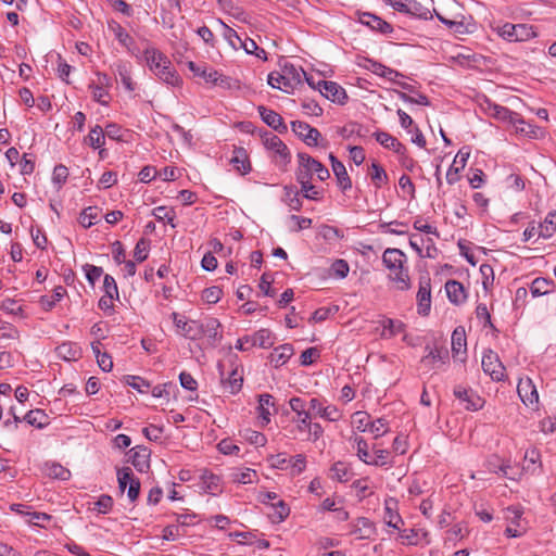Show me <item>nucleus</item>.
I'll return each mask as SVG.
<instances>
[{
    "label": "nucleus",
    "mask_w": 556,
    "mask_h": 556,
    "mask_svg": "<svg viewBox=\"0 0 556 556\" xmlns=\"http://www.w3.org/2000/svg\"><path fill=\"white\" fill-rule=\"evenodd\" d=\"M405 261L406 255L399 249L388 248L382 254V262L390 270V278L402 291L408 290L412 286L408 270L404 268Z\"/></svg>",
    "instance_id": "nucleus-1"
},
{
    "label": "nucleus",
    "mask_w": 556,
    "mask_h": 556,
    "mask_svg": "<svg viewBox=\"0 0 556 556\" xmlns=\"http://www.w3.org/2000/svg\"><path fill=\"white\" fill-rule=\"evenodd\" d=\"M144 59L150 71L164 83L175 86L180 78L172 66L170 61L154 49H146Z\"/></svg>",
    "instance_id": "nucleus-2"
},
{
    "label": "nucleus",
    "mask_w": 556,
    "mask_h": 556,
    "mask_svg": "<svg viewBox=\"0 0 556 556\" xmlns=\"http://www.w3.org/2000/svg\"><path fill=\"white\" fill-rule=\"evenodd\" d=\"M262 138L265 148L274 153L273 159L279 167H285L290 163V150L277 135L265 131Z\"/></svg>",
    "instance_id": "nucleus-3"
},
{
    "label": "nucleus",
    "mask_w": 556,
    "mask_h": 556,
    "mask_svg": "<svg viewBox=\"0 0 556 556\" xmlns=\"http://www.w3.org/2000/svg\"><path fill=\"white\" fill-rule=\"evenodd\" d=\"M497 34L505 40L517 42L527 41L536 36L533 26L527 24L505 23L497 28Z\"/></svg>",
    "instance_id": "nucleus-4"
},
{
    "label": "nucleus",
    "mask_w": 556,
    "mask_h": 556,
    "mask_svg": "<svg viewBox=\"0 0 556 556\" xmlns=\"http://www.w3.org/2000/svg\"><path fill=\"white\" fill-rule=\"evenodd\" d=\"M111 85V78L106 74L96 73V78L89 85L92 99L102 105H108L111 101L109 93Z\"/></svg>",
    "instance_id": "nucleus-5"
},
{
    "label": "nucleus",
    "mask_w": 556,
    "mask_h": 556,
    "mask_svg": "<svg viewBox=\"0 0 556 556\" xmlns=\"http://www.w3.org/2000/svg\"><path fill=\"white\" fill-rule=\"evenodd\" d=\"M482 369L494 381H503L505 379V367L498 355L492 350H488L482 356Z\"/></svg>",
    "instance_id": "nucleus-6"
},
{
    "label": "nucleus",
    "mask_w": 556,
    "mask_h": 556,
    "mask_svg": "<svg viewBox=\"0 0 556 556\" xmlns=\"http://www.w3.org/2000/svg\"><path fill=\"white\" fill-rule=\"evenodd\" d=\"M291 129L307 146L316 147L319 144L321 134L317 128L312 127L307 123L301 121H293L291 122Z\"/></svg>",
    "instance_id": "nucleus-7"
},
{
    "label": "nucleus",
    "mask_w": 556,
    "mask_h": 556,
    "mask_svg": "<svg viewBox=\"0 0 556 556\" xmlns=\"http://www.w3.org/2000/svg\"><path fill=\"white\" fill-rule=\"evenodd\" d=\"M517 392L522 403L531 408H536L539 404V393L536 387L530 378L519 379Z\"/></svg>",
    "instance_id": "nucleus-8"
},
{
    "label": "nucleus",
    "mask_w": 556,
    "mask_h": 556,
    "mask_svg": "<svg viewBox=\"0 0 556 556\" xmlns=\"http://www.w3.org/2000/svg\"><path fill=\"white\" fill-rule=\"evenodd\" d=\"M172 317L178 333L190 340L200 339V321L186 320L184 316L175 312L172 314Z\"/></svg>",
    "instance_id": "nucleus-9"
},
{
    "label": "nucleus",
    "mask_w": 556,
    "mask_h": 556,
    "mask_svg": "<svg viewBox=\"0 0 556 556\" xmlns=\"http://www.w3.org/2000/svg\"><path fill=\"white\" fill-rule=\"evenodd\" d=\"M118 489L124 492L129 483L128 498L135 502L139 495V482L134 481V472L130 467H123L117 470Z\"/></svg>",
    "instance_id": "nucleus-10"
},
{
    "label": "nucleus",
    "mask_w": 556,
    "mask_h": 556,
    "mask_svg": "<svg viewBox=\"0 0 556 556\" xmlns=\"http://www.w3.org/2000/svg\"><path fill=\"white\" fill-rule=\"evenodd\" d=\"M317 89L321 96L339 104H344L348 99L345 90L334 81L319 80Z\"/></svg>",
    "instance_id": "nucleus-11"
},
{
    "label": "nucleus",
    "mask_w": 556,
    "mask_h": 556,
    "mask_svg": "<svg viewBox=\"0 0 556 556\" xmlns=\"http://www.w3.org/2000/svg\"><path fill=\"white\" fill-rule=\"evenodd\" d=\"M470 156V149L463 147L456 154L453 164L446 173V181L448 185H454L459 180V172L465 168L468 157Z\"/></svg>",
    "instance_id": "nucleus-12"
},
{
    "label": "nucleus",
    "mask_w": 556,
    "mask_h": 556,
    "mask_svg": "<svg viewBox=\"0 0 556 556\" xmlns=\"http://www.w3.org/2000/svg\"><path fill=\"white\" fill-rule=\"evenodd\" d=\"M454 395L458 399L468 410H478L483 406V400L471 389L457 386L454 389Z\"/></svg>",
    "instance_id": "nucleus-13"
},
{
    "label": "nucleus",
    "mask_w": 556,
    "mask_h": 556,
    "mask_svg": "<svg viewBox=\"0 0 556 556\" xmlns=\"http://www.w3.org/2000/svg\"><path fill=\"white\" fill-rule=\"evenodd\" d=\"M418 313L427 316L431 307V285L429 277H421L417 292Z\"/></svg>",
    "instance_id": "nucleus-14"
},
{
    "label": "nucleus",
    "mask_w": 556,
    "mask_h": 556,
    "mask_svg": "<svg viewBox=\"0 0 556 556\" xmlns=\"http://www.w3.org/2000/svg\"><path fill=\"white\" fill-rule=\"evenodd\" d=\"M298 163L299 165L295 170L296 180H312L316 172V167L312 163H317V160L305 152H299Z\"/></svg>",
    "instance_id": "nucleus-15"
},
{
    "label": "nucleus",
    "mask_w": 556,
    "mask_h": 556,
    "mask_svg": "<svg viewBox=\"0 0 556 556\" xmlns=\"http://www.w3.org/2000/svg\"><path fill=\"white\" fill-rule=\"evenodd\" d=\"M428 353L422 356L420 364L428 370L439 367V364H445L448 359V352L443 348L430 349L426 346Z\"/></svg>",
    "instance_id": "nucleus-16"
},
{
    "label": "nucleus",
    "mask_w": 556,
    "mask_h": 556,
    "mask_svg": "<svg viewBox=\"0 0 556 556\" xmlns=\"http://www.w3.org/2000/svg\"><path fill=\"white\" fill-rule=\"evenodd\" d=\"M257 111L262 117V121L267 126L278 131L279 134H285L288 131V127L285 124L283 118L277 112L267 109L264 105H260Z\"/></svg>",
    "instance_id": "nucleus-17"
},
{
    "label": "nucleus",
    "mask_w": 556,
    "mask_h": 556,
    "mask_svg": "<svg viewBox=\"0 0 556 556\" xmlns=\"http://www.w3.org/2000/svg\"><path fill=\"white\" fill-rule=\"evenodd\" d=\"M309 409L317 416L328 421H337L342 417V413L334 405L323 406L318 399L313 397L309 401Z\"/></svg>",
    "instance_id": "nucleus-18"
},
{
    "label": "nucleus",
    "mask_w": 556,
    "mask_h": 556,
    "mask_svg": "<svg viewBox=\"0 0 556 556\" xmlns=\"http://www.w3.org/2000/svg\"><path fill=\"white\" fill-rule=\"evenodd\" d=\"M131 73L132 66L130 63L119 61L115 64L116 79L122 83L128 92L134 93L136 90V81L132 79Z\"/></svg>",
    "instance_id": "nucleus-19"
},
{
    "label": "nucleus",
    "mask_w": 556,
    "mask_h": 556,
    "mask_svg": "<svg viewBox=\"0 0 556 556\" xmlns=\"http://www.w3.org/2000/svg\"><path fill=\"white\" fill-rule=\"evenodd\" d=\"M332 172L337 178L339 188L345 192L352 188V180L342 162H340L332 153L329 154Z\"/></svg>",
    "instance_id": "nucleus-20"
},
{
    "label": "nucleus",
    "mask_w": 556,
    "mask_h": 556,
    "mask_svg": "<svg viewBox=\"0 0 556 556\" xmlns=\"http://www.w3.org/2000/svg\"><path fill=\"white\" fill-rule=\"evenodd\" d=\"M200 338L203 336L207 337L212 344L220 341V323L216 318H207L204 321H200Z\"/></svg>",
    "instance_id": "nucleus-21"
},
{
    "label": "nucleus",
    "mask_w": 556,
    "mask_h": 556,
    "mask_svg": "<svg viewBox=\"0 0 556 556\" xmlns=\"http://www.w3.org/2000/svg\"><path fill=\"white\" fill-rule=\"evenodd\" d=\"M245 342H250L251 346H260L269 349L275 343V337L269 329H260L253 336H245Z\"/></svg>",
    "instance_id": "nucleus-22"
},
{
    "label": "nucleus",
    "mask_w": 556,
    "mask_h": 556,
    "mask_svg": "<svg viewBox=\"0 0 556 556\" xmlns=\"http://www.w3.org/2000/svg\"><path fill=\"white\" fill-rule=\"evenodd\" d=\"M218 369L225 389H227L231 394L239 392L242 387L243 378L238 374L237 369H232L227 379H225L224 365L222 363L218 364Z\"/></svg>",
    "instance_id": "nucleus-23"
},
{
    "label": "nucleus",
    "mask_w": 556,
    "mask_h": 556,
    "mask_svg": "<svg viewBox=\"0 0 556 556\" xmlns=\"http://www.w3.org/2000/svg\"><path fill=\"white\" fill-rule=\"evenodd\" d=\"M376 140L386 149L392 150L397 154H404L406 148L395 137L386 131H377L374 134Z\"/></svg>",
    "instance_id": "nucleus-24"
},
{
    "label": "nucleus",
    "mask_w": 556,
    "mask_h": 556,
    "mask_svg": "<svg viewBox=\"0 0 556 556\" xmlns=\"http://www.w3.org/2000/svg\"><path fill=\"white\" fill-rule=\"evenodd\" d=\"M445 291L448 300L458 305L466 301V292L464 286L457 280H448L445 283Z\"/></svg>",
    "instance_id": "nucleus-25"
},
{
    "label": "nucleus",
    "mask_w": 556,
    "mask_h": 556,
    "mask_svg": "<svg viewBox=\"0 0 556 556\" xmlns=\"http://www.w3.org/2000/svg\"><path fill=\"white\" fill-rule=\"evenodd\" d=\"M230 163L241 175H247L251 170V164L248 153L243 148H235Z\"/></svg>",
    "instance_id": "nucleus-26"
},
{
    "label": "nucleus",
    "mask_w": 556,
    "mask_h": 556,
    "mask_svg": "<svg viewBox=\"0 0 556 556\" xmlns=\"http://www.w3.org/2000/svg\"><path fill=\"white\" fill-rule=\"evenodd\" d=\"M294 350L293 346L289 343L281 344L274 350L270 354V363L274 364L276 368L282 366L287 363V361L293 355Z\"/></svg>",
    "instance_id": "nucleus-27"
},
{
    "label": "nucleus",
    "mask_w": 556,
    "mask_h": 556,
    "mask_svg": "<svg viewBox=\"0 0 556 556\" xmlns=\"http://www.w3.org/2000/svg\"><path fill=\"white\" fill-rule=\"evenodd\" d=\"M55 353L59 358L71 362L80 357L81 350L75 343L64 342L55 349Z\"/></svg>",
    "instance_id": "nucleus-28"
},
{
    "label": "nucleus",
    "mask_w": 556,
    "mask_h": 556,
    "mask_svg": "<svg viewBox=\"0 0 556 556\" xmlns=\"http://www.w3.org/2000/svg\"><path fill=\"white\" fill-rule=\"evenodd\" d=\"M361 22L362 24L369 26L371 29L378 30L382 34L392 31V27L389 23L371 13H363Z\"/></svg>",
    "instance_id": "nucleus-29"
},
{
    "label": "nucleus",
    "mask_w": 556,
    "mask_h": 556,
    "mask_svg": "<svg viewBox=\"0 0 556 556\" xmlns=\"http://www.w3.org/2000/svg\"><path fill=\"white\" fill-rule=\"evenodd\" d=\"M66 294V289L62 286H58L53 289L51 295H42L39 299V304L43 311H51L58 302H60Z\"/></svg>",
    "instance_id": "nucleus-30"
},
{
    "label": "nucleus",
    "mask_w": 556,
    "mask_h": 556,
    "mask_svg": "<svg viewBox=\"0 0 556 556\" xmlns=\"http://www.w3.org/2000/svg\"><path fill=\"white\" fill-rule=\"evenodd\" d=\"M466 332L464 327H457L452 333V352L455 357L466 354Z\"/></svg>",
    "instance_id": "nucleus-31"
},
{
    "label": "nucleus",
    "mask_w": 556,
    "mask_h": 556,
    "mask_svg": "<svg viewBox=\"0 0 556 556\" xmlns=\"http://www.w3.org/2000/svg\"><path fill=\"white\" fill-rule=\"evenodd\" d=\"M282 74L287 78V86L293 89L294 86L302 81V76H306V73L302 68H298L292 64L283 65L281 70Z\"/></svg>",
    "instance_id": "nucleus-32"
},
{
    "label": "nucleus",
    "mask_w": 556,
    "mask_h": 556,
    "mask_svg": "<svg viewBox=\"0 0 556 556\" xmlns=\"http://www.w3.org/2000/svg\"><path fill=\"white\" fill-rule=\"evenodd\" d=\"M101 216L102 214L99 207L89 206L81 212L79 223L84 228H90L100 220Z\"/></svg>",
    "instance_id": "nucleus-33"
},
{
    "label": "nucleus",
    "mask_w": 556,
    "mask_h": 556,
    "mask_svg": "<svg viewBox=\"0 0 556 556\" xmlns=\"http://www.w3.org/2000/svg\"><path fill=\"white\" fill-rule=\"evenodd\" d=\"M486 113L496 118V119H500V121H513V118H515V112L510 111L509 109L505 108V106H502V105H498V104H495V103H491V102H488V106L485 109Z\"/></svg>",
    "instance_id": "nucleus-34"
},
{
    "label": "nucleus",
    "mask_w": 556,
    "mask_h": 556,
    "mask_svg": "<svg viewBox=\"0 0 556 556\" xmlns=\"http://www.w3.org/2000/svg\"><path fill=\"white\" fill-rule=\"evenodd\" d=\"M354 532L358 533L359 539H370L375 534L376 528L368 518L359 517L356 519Z\"/></svg>",
    "instance_id": "nucleus-35"
},
{
    "label": "nucleus",
    "mask_w": 556,
    "mask_h": 556,
    "mask_svg": "<svg viewBox=\"0 0 556 556\" xmlns=\"http://www.w3.org/2000/svg\"><path fill=\"white\" fill-rule=\"evenodd\" d=\"M285 198L283 201L293 211H300L302 208V200L300 198V192L296 190L295 186H286L283 188Z\"/></svg>",
    "instance_id": "nucleus-36"
},
{
    "label": "nucleus",
    "mask_w": 556,
    "mask_h": 556,
    "mask_svg": "<svg viewBox=\"0 0 556 556\" xmlns=\"http://www.w3.org/2000/svg\"><path fill=\"white\" fill-rule=\"evenodd\" d=\"M382 325V337H394L404 331L405 325L399 319L384 318L381 321Z\"/></svg>",
    "instance_id": "nucleus-37"
},
{
    "label": "nucleus",
    "mask_w": 556,
    "mask_h": 556,
    "mask_svg": "<svg viewBox=\"0 0 556 556\" xmlns=\"http://www.w3.org/2000/svg\"><path fill=\"white\" fill-rule=\"evenodd\" d=\"M556 230V211L549 212L544 222L539 225V236L542 238H551Z\"/></svg>",
    "instance_id": "nucleus-38"
},
{
    "label": "nucleus",
    "mask_w": 556,
    "mask_h": 556,
    "mask_svg": "<svg viewBox=\"0 0 556 556\" xmlns=\"http://www.w3.org/2000/svg\"><path fill=\"white\" fill-rule=\"evenodd\" d=\"M20 507H22V505H13L12 506V508L15 509L16 511L24 514L23 510H20ZM25 515L27 516V519H26L27 522H29L34 526H38V527H45L46 522H49L51 520V516L46 513L27 511V513H25Z\"/></svg>",
    "instance_id": "nucleus-39"
},
{
    "label": "nucleus",
    "mask_w": 556,
    "mask_h": 556,
    "mask_svg": "<svg viewBox=\"0 0 556 556\" xmlns=\"http://www.w3.org/2000/svg\"><path fill=\"white\" fill-rule=\"evenodd\" d=\"M554 285L553 280L546 278H535L530 287V291L533 296H541L551 292V288Z\"/></svg>",
    "instance_id": "nucleus-40"
},
{
    "label": "nucleus",
    "mask_w": 556,
    "mask_h": 556,
    "mask_svg": "<svg viewBox=\"0 0 556 556\" xmlns=\"http://www.w3.org/2000/svg\"><path fill=\"white\" fill-rule=\"evenodd\" d=\"M370 179L374 184V186L379 189L382 187V185L387 184L388 181V175L382 166H380L378 163H372L370 166L369 172Z\"/></svg>",
    "instance_id": "nucleus-41"
},
{
    "label": "nucleus",
    "mask_w": 556,
    "mask_h": 556,
    "mask_svg": "<svg viewBox=\"0 0 556 556\" xmlns=\"http://www.w3.org/2000/svg\"><path fill=\"white\" fill-rule=\"evenodd\" d=\"M201 478L203 481V488L206 492L211 494H216L217 492H220V478L218 476L205 470Z\"/></svg>",
    "instance_id": "nucleus-42"
},
{
    "label": "nucleus",
    "mask_w": 556,
    "mask_h": 556,
    "mask_svg": "<svg viewBox=\"0 0 556 556\" xmlns=\"http://www.w3.org/2000/svg\"><path fill=\"white\" fill-rule=\"evenodd\" d=\"M509 123L515 126L516 132L523 134L531 138L536 136V127L526 123L522 118L519 117L517 113H515V118H513V121Z\"/></svg>",
    "instance_id": "nucleus-43"
},
{
    "label": "nucleus",
    "mask_w": 556,
    "mask_h": 556,
    "mask_svg": "<svg viewBox=\"0 0 556 556\" xmlns=\"http://www.w3.org/2000/svg\"><path fill=\"white\" fill-rule=\"evenodd\" d=\"M269 406H274V397L270 394H261L258 397V409L261 418L268 424L270 412L268 409Z\"/></svg>",
    "instance_id": "nucleus-44"
},
{
    "label": "nucleus",
    "mask_w": 556,
    "mask_h": 556,
    "mask_svg": "<svg viewBox=\"0 0 556 556\" xmlns=\"http://www.w3.org/2000/svg\"><path fill=\"white\" fill-rule=\"evenodd\" d=\"M353 426L361 432H365L369 430L370 427V416L366 412H356L352 416Z\"/></svg>",
    "instance_id": "nucleus-45"
},
{
    "label": "nucleus",
    "mask_w": 556,
    "mask_h": 556,
    "mask_svg": "<svg viewBox=\"0 0 556 556\" xmlns=\"http://www.w3.org/2000/svg\"><path fill=\"white\" fill-rule=\"evenodd\" d=\"M267 83L273 88L279 89L285 92H289L290 87L287 86V78L286 76L279 72H273L268 75Z\"/></svg>",
    "instance_id": "nucleus-46"
},
{
    "label": "nucleus",
    "mask_w": 556,
    "mask_h": 556,
    "mask_svg": "<svg viewBox=\"0 0 556 556\" xmlns=\"http://www.w3.org/2000/svg\"><path fill=\"white\" fill-rule=\"evenodd\" d=\"M46 419L47 415L40 409L29 410L24 417V420L27 424L38 428L45 427V425L47 424Z\"/></svg>",
    "instance_id": "nucleus-47"
},
{
    "label": "nucleus",
    "mask_w": 556,
    "mask_h": 556,
    "mask_svg": "<svg viewBox=\"0 0 556 556\" xmlns=\"http://www.w3.org/2000/svg\"><path fill=\"white\" fill-rule=\"evenodd\" d=\"M104 139V132L100 126L93 127L87 136L88 143L94 149L102 147Z\"/></svg>",
    "instance_id": "nucleus-48"
},
{
    "label": "nucleus",
    "mask_w": 556,
    "mask_h": 556,
    "mask_svg": "<svg viewBox=\"0 0 556 556\" xmlns=\"http://www.w3.org/2000/svg\"><path fill=\"white\" fill-rule=\"evenodd\" d=\"M353 441L356 445L357 456L359 457V459L362 462H364L365 464L369 465L370 455L368 452L367 442L362 437H358V435L354 437Z\"/></svg>",
    "instance_id": "nucleus-49"
},
{
    "label": "nucleus",
    "mask_w": 556,
    "mask_h": 556,
    "mask_svg": "<svg viewBox=\"0 0 556 556\" xmlns=\"http://www.w3.org/2000/svg\"><path fill=\"white\" fill-rule=\"evenodd\" d=\"M208 78H211V84L214 86H218L224 89H231L235 85V80L230 78L229 76H226L219 72L216 71V73H213L212 75H208Z\"/></svg>",
    "instance_id": "nucleus-50"
},
{
    "label": "nucleus",
    "mask_w": 556,
    "mask_h": 556,
    "mask_svg": "<svg viewBox=\"0 0 556 556\" xmlns=\"http://www.w3.org/2000/svg\"><path fill=\"white\" fill-rule=\"evenodd\" d=\"M222 295L223 290L217 286L206 288L202 291V300L208 304L217 303L220 300Z\"/></svg>",
    "instance_id": "nucleus-51"
},
{
    "label": "nucleus",
    "mask_w": 556,
    "mask_h": 556,
    "mask_svg": "<svg viewBox=\"0 0 556 556\" xmlns=\"http://www.w3.org/2000/svg\"><path fill=\"white\" fill-rule=\"evenodd\" d=\"M239 47L243 48L249 54H255L258 58L266 59L265 50L258 49L256 42L248 37L242 39V43H239Z\"/></svg>",
    "instance_id": "nucleus-52"
},
{
    "label": "nucleus",
    "mask_w": 556,
    "mask_h": 556,
    "mask_svg": "<svg viewBox=\"0 0 556 556\" xmlns=\"http://www.w3.org/2000/svg\"><path fill=\"white\" fill-rule=\"evenodd\" d=\"M397 97L406 103H415L424 106L430 105L428 97L424 93H417V97H412L403 91H396Z\"/></svg>",
    "instance_id": "nucleus-53"
},
{
    "label": "nucleus",
    "mask_w": 556,
    "mask_h": 556,
    "mask_svg": "<svg viewBox=\"0 0 556 556\" xmlns=\"http://www.w3.org/2000/svg\"><path fill=\"white\" fill-rule=\"evenodd\" d=\"M18 338L17 329L5 321H0V340L10 341Z\"/></svg>",
    "instance_id": "nucleus-54"
},
{
    "label": "nucleus",
    "mask_w": 556,
    "mask_h": 556,
    "mask_svg": "<svg viewBox=\"0 0 556 556\" xmlns=\"http://www.w3.org/2000/svg\"><path fill=\"white\" fill-rule=\"evenodd\" d=\"M113 506V500L109 495L100 496L96 502H93L92 509L99 514H106L111 510Z\"/></svg>",
    "instance_id": "nucleus-55"
},
{
    "label": "nucleus",
    "mask_w": 556,
    "mask_h": 556,
    "mask_svg": "<svg viewBox=\"0 0 556 556\" xmlns=\"http://www.w3.org/2000/svg\"><path fill=\"white\" fill-rule=\"evenodd\" d=\"M369 431L375 434V438L382 437L389 431V422L384 418H378L371 421Z\"/></svg>",
    "instance_id": "nucleus-56"
},
{
    "label": "nucleus",
    "mask_w": 556,
    "mask_h": 556,
    "mask_svg": "<svg viewBox=\"0 0 556 556\" xmlns=\"http://www.w3.org/2000/svg\"><path fill=\"white\" fill-rule=\"evenodd\" d=\"M111 30L114 33L115 37L118 41L130 50V46L132 45L131 37L118 24L111 25Z\"/></svg>",
    "instance_id": "nucleus-57"
},
{
    "label": "nucleus",
    "mask_w": 556,
    "mask_h": 556,
    "mask_svg": "<svg viewBox=\"0 0 556 556\" xmlns=\"http://www.w3.org/2000/svg\"><path fill=\"white\" fill-rule=\"evenodd\" d=\"M386 515L384 520L389 527H392L394 529H400L399 523H403V519L401 516L392 510V508L389 506V504H386Z\"/></svg>",
    "instance_id": "nucleus-58"
},
{
    "label": "nucleus",
    "mask_w": 556,
    "mask_h": 556,
    "mask_svg": "<svg viewBox=\"0 0 556 556\" xmlns=\"http://www.w3.org/2000/svg\"><path fill=\"white\" fill-rule=\"evenodd\" d=\"M392 7L399 12L413 13V7L419 4L414 0H390Z\"/></svg>",
    "instance_id": "nucleus-59"
},
{
    "label": "nucleus",
    "mask_w": 556,
    "mask_h": 556,
    "mask_svg": "<svg viewBox=\"0 0 556 556\" xmlns=\"http://www.w3.org/2000/svg\"><path fill=\"white\" fill-rule=\"evenodd\" d=\"M400 538L402 539L403 543L417 545L419 543V530L404 529L400 532Z\"/></svg>",
    "instance_id": "nucleus-60"
},
{
    "label": "nucleus",
    "mask_w": 556,
    "mask_h": 556,
    "mask_svg": "<svg viewBox=\"0 0 556 556\" xmlns=\"http://www.w3.org/2000/svg\"><path fill=\"white\" fill-rule=\"evenodd\" d=\"M68 177V170L63 165H58L53 169L52 180L56 184L58 188H61L63 184H65Z\"/></svg>",
    "instance_id": "nucleus-61"
},
{
    "label": "nucleus",
    "mask_w": 556,
    "mask_h": 556,
    "mask_svg": "<svg viewBox=\"0 0 556 556\" xmlns=\"http://www.w3.org/2000/svg\"><path fill=\"white\" fill-rule=\"evenodd\" d=\"M331 477L342 482L348 479V467L344 463L338 462L331 467Z\"/></svg>",
    "instance_id": "nucleus-62"
},
{
    "label": "nucleus",
    "mask_w": 556,
    "mask_h": 556,
    "mask_svg": "<svg viewBox=\"0 0 556 556\" xmlns=\"http://www.w3.org/2000/svg\"><path fill=\"white\" fill-rule=\"evenodd\" d=\"M318 357L319 351L316 348H308L302 352L300 356V363L302 366H308Z\"/></svg>",
    "instance_id": "nucleus-63"
},
{
    "label": "nucleus",
    "mask_w": 556,
    "mask_h": 556,
    "mask_svg": "<svg viewBox=\"0 0 556 556\" xmlns=\"http://www.w3.org/2000/svg\"><path fill=\"white\" fill-rule=\"evenodd\" d=\"M289 466H291L293 475H300L304 471L306 466V459L304 455L298 454L293 458L289 459Z\"/></svg>",
    "instance_id": "nucleus-64"
}]
</instances>
